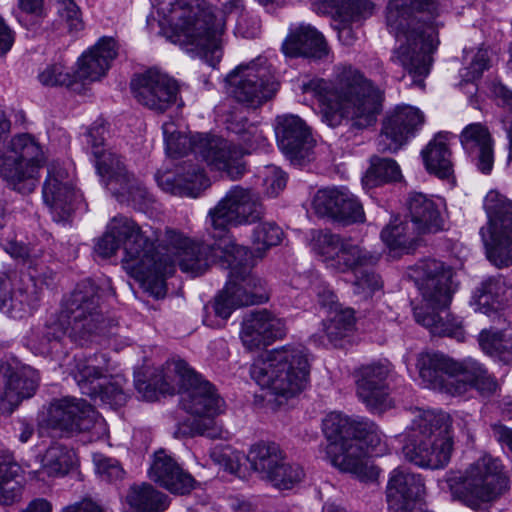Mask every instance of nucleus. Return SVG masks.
Wrapping results in <instances>:
<instances>
[{
	"instance_id": "1",
	"label": "nucleus",
	"mask_w": 512,
	"mask_h": 512,
	"mask_svg": "<svg viewBox=\"0 0 512 512\" xmlns=\"http://www.w3.org/2000/svg\"><path fill=\"white\" fill-rule=\"evenodd\" d=\"M264 215V207L259 196L251 189L241 186H233L217 205L208 212V223L213 229V237L218 238L213 245L191 240L174 230H166L165 253L159 252L154 246L156 257L172 262L173 270L161 275L163 281V293L165 295V277L175 270L178 262L181 270L193 276L204 273L210 264L216 259L221 266L227 261V253L221 245H238L227 234L229 225L251 224L260 221Z\"/></svg>"
},
{
	"instance_id": "2",
	"label": "nucleus",
	"mask_w": 512,
	"mask_h": 512,
	"mask_svg": "<svg viewBox=\"0 0 512 512\" xmlns=\"http://www.w3.org/2000/svg\"><path fill=\"white\" fill-rule=\"evenodd\" d=\"M439 14L438 0H389L386 7L387 27L399 42L391 61L402 66L421 88L439 44L438 29L443 26Z\"/></svg>"
},
{
	"instance_id": "3",
	"label": "nucleus",
	"mask_w": 512,
	"mask_h": 512,
	"mask_svg": "<svg viewBox=\"0 0 512 512\" xmlns=\"http://www.w3.org/2000/svg\"><path fill=\"white\" fill-rule=\"evenodd\" d=\"M300 90L319 101L321 119L332 128L345 118L355 128H367L382 109L380 90L352 66L337 67L334 82L317 77L303 80Z\"/></svg>"
},
{
	"instance_id": "4",
	"label": "nucleus",
	"mask_w": 512,
	"mask_h": 512,
	"mask_svg": "<svg viewBox=\"0 0 512 512\" xmlns=\"http://www.w3.org/2000/svg\"><path fill=\"white\" fill-rule=\"evenodd\" d=\"M160 241L158 232L152 235L132 219L115 216L107 225L103 236L95 245V252L102 258L113 256L123 245V268L137 281L141 282L155 297L163 293L161 275L173 270L171 261L156 257L154 242Z\"/></svg>"
},
{
	"instance_id": "5",
	"label": "nucleus",
	"mask_w": 512,
	"mask_h": 512,
	"mask_svg": "<svg viewBox=\"0 0 512 512\" xmlns=\"http://www.w3.org/2000/svg\"><path fill=\"white\" fill-rule=\"evenodd\" d=\"M323 432L330 441L327 453L335 467L363 482L378 478V468L368 460V456L384 451L381 432L374 422L332 412L323 420Z\"/></svg>"
},
{
	"instance_id": "6",
	"label": "nucleus",
	"mask_w": 512,
	"mask_h": 512,
	"mask_svg": "<svg viewBox=\"0 0 512 512\" xmlns=\"http://www.w3.org/2000/svg\"><path fill=\"white\" fill-rule=\"evenodd\" d=\"M167 38L192 57L215 67L223 55V13L205 0H175L170 10Z\"/></svg>"
},
{
	"instance_id": "7",
	"label": "nucleus",
	"mask_w": 512,
	"mask_h": 512,
	"mask_svg": "<svg viewBox=\"0 0 512 512\" xmlns=\"http://www.w3.org/2000/svg\"><path fill=\"white\" fill-rule=\"evenodd\" d=\"M408 276L414 280L423 301L431 309L414 308L417 323L440 336L461 334L459 323L451 316L448 306L455 291L453 269L436 259H422L408 269Z\"/></svg>"
},
{
	"instance_id": "8",
	"label": "nucleus",
	"mask_w": 512,
	"mask_h": 512,
	"mask_svg": "<svg viewBox=\"0 0 512 512\" xmlns=\"http://www.w3.org/2000/svg\"><path fill=\"white\" fill-rule=\"evenodd\" d=\"M417 366L426 387L450 396H462L474 388L490 398L500 390L495 376L473 358L458 362L442 353H426L418 358Z\"/></svg>"
},
{
	"instance_id": "9",
	"label": "nucleus",
	"mask_w": 512,
	"mask_h": 512,
	"mask_svg": "<svg viewBox=\"0 0 512 512\" xmlns=\"http://www.w3.org/2000/svg\"><path fill=\"white\" fill-rule=\"evenodd\" d=\"M452 422L447 412L417 409L402 448L405 460L424 469L445 468L454 451Z\"/></svg>"
},
{
	"instance_id": "10",
	"label": "nucleus",
	"mask_w": 512,
	"mask_h": 512,
	"mask_svg": "<svg viewBox=\"0 0 512 512\" xmlns=\"http://www.w3.org/2000/svg\"><path fill=\"white\" fill-rule=\"evenodd\" d=\"M309 372V354L300 344L266 351L250 367L251 378L261 388L284 399L298 395L305 388Z\"/></svg>"
},
{
	"instance_id": "11",
	"label": "nucleus",
	"mask_w": 512,
	"mask_h": 512,
	"mask_svg": "<svg viewBox=\"0 0 512 512\" xmlns=\"http://www.w3.org/2000/svg\"><path fill=\"white\" fill-rule=\"evenodd\" d=\"M173 365L183 389L181 404L186 412L198 417L181 424L179 432L191 437L224 438L226 431L214 420L223 411L224 401L214 386L202 379L185 361L177 360Z\"/></svg>"
},
{
	"instance_id": "12",
	"label": "nucleus",
	"mask_w": 512,
	"mask_h": 512,
	"mask_svg": "<svg viewBox=\"0 0 512 512\" xmlns=\"http://www.w3.org/2000/svg\"><path fill=\"white\" fill-rule=\"evenodd\" d=\"M446 483L454 500L474 511H486L503 495L508 479L501 460L485 454L464 471L449 474Z\"/></svg>"
},
{
	"instance_id": "13",
	"label": "nucleus",
	"mask_w": 512,
	"mask_h": 512,
	"mask_svg": "<svg viewBox=\"0 0 512 512\" xmlns=\"http://www.w3.org/2000/svg\"><path fill=\"white\" fill-rule=\"evenodd\" d=\"M162 132L166 153L173 158L200 156L214 170L224 172L231 180L244 175V164L241 162L242 151L231 145L228 140L209 134L186 135L178 131L174 121L162 124Z\"/></svg>"
},
{
	"instance_id": "14",
	"label": "nucleus",
	"mask_w": 512,
	"mask_h": 512,
	"mask_svg": "<svg viewBox=\"0 0 512 512\" xmlns=\"http://www.w3.org/2000/svg\"><path fill=\"white\" fill-rule=\"evenodd\" d=\"M227 253L223 268L229 269L228 281L214 303L215 314L227 319L244 306L262 303L268 299L264 281L252 273L253 259L247 247L221 245Z\"/></svg>"
},
{
	"instance_id": "15",
	"label": "nucleus",
	"mask_w": 512,
	"mask_h": 512,
	"mask_svg": "<svg viewBox=\"0 0 512 512\" xmlns=\"http://www.w3.org/2000/svg\"><path fill=\"white\" fill-rule=\"evenodd\" d=\"M66 315L71 319L70 339L80 346L88 345L100 336H111L113 320L104 318L98 287L91 281L85 280L79 283L70 294L65 303Z\"/></svg>"
},
{
	"instance_id": "16",
	"label": "nucleus",
	"mask_w": 512,
	"mask_h": 512,
	"mask_svg": "<svg viewBox=\"0 0 512 512\" xmlns=\"http://www.w3.org/2000/svg\"><path fill=\"white\" fill-rule=\"evenodd\" d=\"M66 315L71 319L70 339L80 346L88 345L100 336H111L113 320L104 318L98 287L91 281L85 280L79 283L70 294L65 303Z\"/></svg>"
},
{
	"instance_id": "17",
	"label": "nucleus",
	"mask_w": 512,
	"mask_h": 512,
	"mask_svg": "<svg viewBox=\"0 0 512 512\" xmlns=\"http://www.w3.org/2000/svg\"><path fill=\"white\" fill-rule=\"evenodd\" d=\"M46 156L41 144L28 133L15 135L0 159V175L16 191L29 194L38 183Z\"/></svg>"
},
{
	"instance_id": "18",
	"label": "nucleus",
	"mask_w": 512,
	"mask_h": 512,
	"mask_svg": "<svg viewBox=\"0 0 512 512\" xmlns=\"http://www.w3.org/2000/svg\"><path fill=\"white\" fill-rule=\"evenodd\" d=\"M71 374L82 394L91 399H99L112 408L126 403L127 395L123 388L126 381L121 375L109 374L105 355L75 357V365Z\"/></svg>"
},
{
	"instance_id": "19",
	"label": "nucleus",
	"mask_w": 512,
	"mask_h": 512,
	"mask_svg": "<svg viewBox=\"0 0 512 512\" xmlns=\"http://www.w3.org/2000/svg\"><path fill=\"white\" fill-rule=\"evenodd\" d=\"M488 223L480 235L489 261L498 268L512 265V202L490 191L484 202Z\"/></svg>"
},
{
	"instance_id": "20",
	"label": "nucleus",
	"mask_w": 512,
	"mask_h": 512,
	"mask_svg": "<svg viewBox=\"0 0 512 512\" xmlns=\"http://www.w3.org/2000/svg\"><path fill=\"white\" fill-rule=\"evenodd\" d=\"M227 83L231 97L253 108L271 99L279 88L272 66L262 56L237 66L228 74Z\"/></svg>"
},
{
	"instance_id": "21",
	"label": "nucleus",
	"mask_w": 512,
	"mask_h": 512,
	"mask_svg": "<svg viewBox=\"0 0 512 512\" xmlns=\"http://www.w3.org/2000/svg\"><path fill=\"white\" fill-rule=\"evenodd\" d=\"M311 246L327 268L339 273H354L361 268L376 265L380 259L379 253L369 251L351 238L328 230L315 231Z\"/></svg>"
},
{
	"instance_id": "22",
	"label": "nucleus",
	"mask_w": 512,
	"mask_h": 512,
	"mask_svg": "<svg viewBox=\"0 0 512 512\" xmlns=\"http://www.w3.org/2000/svg\"><path fill=\"white\" fill-rule=\"evenodd\" d=\"M131 90L141 105L157 113H164L174 105H183L177 82L158 70L150 69L134 77Z\"/></svg>"
},
{
	"instance_id": "23",
	"label": "nucleus",
	"mask_w": 512,
	"mask_h": 512,
	"mask_svg": "<svg viewBox=\"0 0 512 512\" xmlns=\"http://www.w3.org/2000/svg\"><path fill=\"white\" fill-rule=\"evenodd\" d=\"M38 372L16 360L0 364V414H11L19 403L33 396Z\"/></svg>"
},
{
	"instance_id": "24",
	"label": "nucleus",
	"mask_w": 512,
	"mask_h": 512,
	"mask_svg": "<svg viewBox=\"0 0 512 512\" xmlns=\"http://www.w3.org/2000/svg\"><path fill=\"white\" fill-rule=\"evenodd\" d=\"M48 416L50 423L62 430L106 432L104 419L83 399L69 396L55 399L50 404Z\"/></svg>"
},
{
	"instance_id": "25",
	"label": "nucleus",
	"mask_w": 512,
	"mask_h": 512,
	"mask_svg": "<svg viewBox=\"0 0 512 512\" xmlns=\"http://www.w3.org/2000/svg\"><path fill=\"white\" fill-rule=\"evenodd\" d=\"M423 123L424 115L418 108L409 105L397 106L383 119L381 132L377 138L378 151H398L416 134Z\"/></svg>"
},
{
	"instance_id": "26",
	"label": "nucleus",
	"mask_w": 512,
	"mask_h": 512,
	"mask_svg": "<svg viewBox=\"0 0 512 512\" xmlns=\"http://www.w3.org/2000/svg\"><path fill=\"white\" fill-rule=\"evenodd\" d=\"M312 207L315 213L344 226L365 222L362 204L345 187L320 189L316 192Z\"/></svg>"
},
{
	"instance_id": "27",
	"label": "nucleus",
	"mask_w": 512,
	"mask_h": 512,
	"mask_svg": "<svg viewBox=\"0 0 512 512\" xmlns=\"http://www.w3.org/2000/svg\"><path fill=\"white\" fill-rule=\"evenodd\" d=\"M392 369L387 363L375 362L361 366L356 371V393L368 409L381 413L391 408L388 377Z\"/></svg>"
},
{
	"instance_id": "28",
	"label": "nucleus",
	"mask_w": 512,
	"mask_h": 512,
	"mask_svg": "<svg viewBox=\"0 0 512 512\" xmlns=\"http://www.w3.org/2000/svg\"><path fill=\"white\" fill-rule=\"evenodd\" d=\"M287 333L285 321L267 309L252 311L241 324L240 339L252 351L271 345Z\"/></svg>"
},
{
	"instance_id": "29",
	"label": "nucleus",
	"mask_w": 512,
	"mask_h": 512,
	"mask_svg": "<svg viewBox=\"0 0 512 512\" xmlns=\"http://www.w3.org/2000/svg\"><path fill=\"white\" fill-rule=\"evenodd\" d=\"M42 195L44 203L50 208L56 221L67 220L74 211L75 202L80 197L67 171L54 163L48 166Z\"/></svg>"
},
{
	"instance_id": "30",
	"label": "nucleus",
	"mask_w": 512,
	"mask_h": 512,
	"mask_svg": "<svg viewBox=\"0 0 512 512\" xmlns=\"http://www.w3.org/2000/svg\"><path fill=\"white\" fill-rule=\"evenodd\" d=\"M156 181L165 192L191 198L198 197L210 185L204 169L192 158L177 165L175 173L157 174Z\"/></svg>"
},
{
	"instance_id": "31",
	"label": "nucleus",
	"mask_w": 512,
	"mask_h": 512,
	"mask_svg": "<svg viewBox=\"0 0 512 512\" xmlns=\"http://www.w3.org/2000/svg\"><path fill=\"white\" fill-rule=\"evenodd\" d=\"M425 492L420 474L394 469L386 486V502L391 512H407L421 500Z\"/></svg>"
},
{
	"instance_id": "32",
	"label": "nucleus",
	"mask_w": 512,
	"mask_h": 512,
	"mask_svg": "<svg viewBox=\"0 0 512 512\" xmlns=\"http://www.w3.org/2000/svg\"><path fill=\"white\" fill-rule=\"evenodd\" d=\"M275 134L279 148L291 159H305L314 145L309 127L297 115L278 116Z\"/></svg>"
},
{
	"instance_id": "33",
	"label": "nucleus",
	"mask_w": 512,
	"mask_h": 512,
	"mask_svg": "<svg viewBox=\"0 0 512 512\" xmlns=\"http://www.w3.org/2000/svg\"><path fill=\"white\" fill-rule=\"evenodd\" d=\"M118 46L112 37H102L78 60V69L74 73L75 81H97L110 68L117 57Z\"/></svg>"
},
{
	"instance_id": "34",
	"label": "nucleus",
	"mask_w": 512,
	"mask_h": 512,
	"mask_svg": "<svg viewBox=\"0 0 512 512\" xmlns=\"http://www.w3.org/2000/svg\"><path fill=\"white\" fill-rule=\"evenodd\" d=\"M149 477L175 494L189 493L195 482L163 449L154 453Z\"/></svg>"
},
{
	"instance_id": "35",
	"label": "nucleus",
	"mask_w": 512,
	"mask_h": 512,
	"mask_svg": "<svg viewBox=\"0 0 512 512\" xmlns=\"http://www.w3.org/2000/svg\"><path fill=\"white\" fill-rule=\"evenodd\" d=\"M282 51L288 57H305L322 60L329 54L323 35L311 25L301 24L291 30L282 44Z\"/></svg>"
},
{
	"instance_id": "36",
	"label": "nucleus",
	"mask_w": 512,
	"mask_h": 512,
	"mask_svg": "<svg viewBox=\"0 0 512 512\" xmlns=\"http://www.w3.org/2000/svg\"><path fill=\"white\" fill-rule=\"evenodd\" d=\"M460 142L475 161L478 169L488 174L493 168V140L488 128L481 123L467 125L460 134Z\"/></svg>"
},
{
	"instance_id": "37",
	"label": "nucleus",
	"mask_w": 512,
	"mask_h": 512,
	"mask_svg": "<svg viewBox=\"0 0 512 512\" xmlns=\"http://www.w3.org/2000/svg\"><path fill=\"white\" fill-rule=\"evenodd\" d=\"M408 215L417 233L438 232L444 227L439 205L428 195L412 192L406 200Z\"/></svg>"
},
{
	"instance_id": "38",
	"label": "nucleus",
	"mask_w": 512,
	"mask_h": 512,
	"mask_svg": "<svg viewBox=\"0 0 512 512\" xmlns=\"http://www.w3.org/2000/svg\"><path fill=\"white\" fill-rule=\"evenodd\" d=\"M508 286L505 279L498 275L483 280L473 294L477 310L501 323L502 307L506 301Z\"/></svg>"
},
{
	"instance_id": "39",
	"label": "nucleus",
	"mask_w": 512,
	"mask_h": 512,
	"mask_svg": "<svg viewBox=\"0 0 512 512\" xmlns=\"http://www.w3.org/2000/svg\"><path fill=\"white\" fill-rule=\"evenodd\" d=\"M15 271L0 272V311L10 317H22L26 308L33 307L37 300L35 286L31 289H18L12 293V281L16 278Z\"/></svg>"
},
{
	"instance_id": "40",
	"label": "nucleus",
	"mask_w": 512,
	"mask_h": 512,
	"mask_svg": "<svg viewBox=\"0 0 512 512\" xmlns=\"http://www.w3.org/2000/svg\"><path fill=\"white\" fill-rule=\"evenodd\" d=\"M68 320L63 315L50 317L43 325L32 329L29 337L31 348L41 355L57 352L67 335Z\"/></svg>"
},
{
	"instance_id": "41",
	"label": "nucleus",
	"mask_w": 512,
	"mask_h": 512,
	"mask_svg": "<svg viewBox=\"0 0 512 512\" xmlns=\"http://www.w3.org/2000/svg\"><path fill=\"white\" fill-rule=\"evenodd\" d=\"M447 141V133H437L422 151L426 169L439 178H448L453 172L451 152Z\"/></svg>"
},
{
	"instance_id": "42",
	"label": "nucleus",
	"mask_w": 512,
	"mask_h": 512,
	"mask_svg": "<svg viewBox=\"0 0 512 512\" xmlns=\"http://www.w3.org/2000/svg\"><path fill=\"white\" fill-rule=\"evenodd\" d=\"M246 459L251 469L266 480L279 461L284 459V453L278 444L260 441L250 447Z\"/></svg>"
},
{
	"instance_id": "43",
	"label": "nucleus",
	"mask_w": 512,
	"mask_h": 512,
	"mask_svg": "<svg viewBox=\"0 0 512 512\" xmlns=\"http://www.w3.org/2000/svg\"><path fill=\"white\" fill-rule=\"evenodd\" d=\"M126 500L138 512H162L169 505L165 494L155 490L152 485L146 483L132 486L126 496Z\"/></svg>"
},
{
	"instance_id": "44",
	"label": "nucleus",
	"mask_w": 512,
	"mask_h": 512,
	"mask_svg": "<svg viewBox=\"0 0 512 512\" xmlns=\"http://www.w3.org/2000/svg\"><path fill=\"white\" fill-rule=\"evenodd\" d=\"M478 342L483 352L490 357L506 364L512 361V336L492 328L483 329Z\"/></svg>"
},
{
	"instance_id": "45",
	"label": "nucleus",
	"mask_w": 512,
	"mask_h": 512,
	"mask_svg": "<svg viewBox=\"0 0 512 512\" xmlns=\"http://www.w3.org/2000/svg\"><path fill=\"white\" fill-rule=\"evenodd\" d=\"M94 158L97 173L107 186L113 182L118 185L128 183L130 174L126 170L121 156L107 149L101 153V156Z\"/></svg>"
},
{
	"instance_id": "46",
	"label": "nucleus",
	"mask_w": 512,
	"mask_h": 512,
	"mask_svg": "<svg viewBox=\"0 0 512 512\" xmlns=\"http://www.w3.org/2000/svg\"><path fill=\"white\" fill-rule=\"evenodd\" d=\"M354 320L352 309L336 308V310L330 312L328 318L323 321L322 330L328 341L336 346L338 342L345 338L353 329Z\"/></svg>"
},
{
	"instance_id": "47",
	"label": "nucleus",
	"mask_w": 512,
	"mask_h": 512,
	"mask_svg": "<svg viewBox=\"0 0 512 512\" xmlns=\"http://www.w3.org/2000/svg\"><path fill=\"white\" fill-rule=\"evenodd\" d=\"M417 234L414 226L396 217L381 231V238L392 249H410Z\"/></svg>"
},
{
	"instance_id": "48",
	"label": "nucleus",
	"mask_w": 512,
	"mask_h": 512,
	"mask_svg": "<svg viewBox=\"0 0 512 512\" xmlns=\"http://www.w3.org/2000/svg\"><path fill=\"white\" fill-rule=\"evenodd\" d=\"M400 176L396 161L390 158L373 157L362 182L365 187L372 188L385 182L396 181Z\"/></svg>"
},
{
	"instance_id": "49",
	"label": "nucleus",
	"mask_w": 512,
	"mask_h": 512,
	"mask_svg": "<svg viewBox=\"0 0 512 512\" xmlns=\"http://www.w3.org/2000/svg\"><path fill=\"white\" fill-rule=\"evenodd\" d=\"M74 464V453L61 444L50 446L42 459V468L49 476H64Z\"/></svg>"
},
{
	"instance_id": "50",
	"label": "nucleus",
	"mask_w": 512,
	"mask_h": 512,
	"mask_svg": "<svg viewBox=\"0 0 512 512\" xmlns=\"http://www.w3.org/2000/svg\"><path fill=\"white\" fill-rule=\"evenodd\" d=\"M305 471L298 463L286 462L285 458L276 465L267 481L279 490H290L305 478Z\"/></svg>"
},
{
	"instance_id": "51",
	"label": "nucleus",
	"mask_w": 512,
	"mask_h": 512,
	"mask_svg": "<svg viewBox=\"0 0 512 512\" xmlns=\"http://www.w3.org/2000/svg\"><path fill=\"white\" fill-rule=\"evenodd\" d=\"M489 62L488 51L486 49H479L474 55L470 65L464 68L461 73L462 81L460 82V86L470 95V102L474 107H477L476 102L473 100V96L477 91V86L474 81L479 79L483 72L489 68Z\"/></svg>"
},
{
	"instance_id": "52",
	"label": "nucleus",
	"mask_w": 512,
	"mask_h": 512,
	"mask_svg": "<svg viewBox=\"0 0 512 512\" xmlns=\"http://www.w3.org/2000/svg\"><path fill=\"white\" fill-rule=\"evenodd\" d=\"M283 234L282 229L272 222H264L256 226L252 234V244L257 256L263 257L266 251L279 245Z\"/></svg>"
},
{
	"instance_id": "53",
	"label": "nucleus",
	"mask_w": 512,
	"mask_h": 512,
	"mask_svg": "<svg viewBox=\"0 0 512 512\" xmlns=\"http://www.w3.org/2000/svg\"><path fill=\"white\" fill-rule=\"evenodd\" d=\"M60 23L69 33H77L84 28L82 13L74 0H55Z\"/></svg>"
},
{
	"instance_id": "54",
	"label": "nucleus",
	"mask_w": 512,
	"mask_h": 512,
	"mask_svg": "<svg viewBox=\"0 0 512 512\" xmlns=\"http://www.w3.org/2000/svg\"><path fill=\"white\" fill-rule=\"evenodd\" d=\"M353 274V291L363 298L371 297L376 291L382 288L383 283L380 276L369 269V267L361 268Z\"/></svg>"
},
{
	"instance_id": "55",
	"label": "nucleus",
	"mask_w": 512,
	"mask_h": 512,
	"mask_svg": "<svg viewBox=\"0 0 512 512\" xmlns=\"http://www.w3.org/2000/svg\"><path fill=\"white\" fill-rule=\"evenodd\" d=\"M44 86H70L75 81V75L61 63L47 65L38 75Z\"/></svg>"
},
{
	"instance_id": "56",
	"label": "nucleus",
	"mask_w": 512,
	"mask_h": 512,
	"mask_svg": "<svg viewBox=\"0 0 512 512\" xmlns=\"http://www.w3.org/2000/svg\"><path fill=\"white\" fill-rule=\"evenodd\" d=\"M93 462L97 474L105 481L117 482L124 478L125 470L121 463L111 457H107L101 453L93 455Z\"/></svg>"
},
{
	"instance_id": "57",
	"label": "nucleus",
	"mask_w": 512,
	"mask_h": 512,
	"mask_svg": "<svg viewBox=\"0 0 512 512\" xmlns=\"http://www.w3.org/2000/svg\"><path fill=\"white\" fill-rule=\"evenodd\" d=\"M135 388L141 397L147 401H154L157 399L158 393H170L171 387L162 373H158L152 379V382H147L140 375L135 378Z\"/></svg>"
},
{
	"instance_id": "58",
	"label": "nucleus",
	"mask_w": 512,
	"mask_h": 512,
	"mask_svg": "<svg viewBox=\"0 0 512 512\" xmlns=\"http://www.w3.org/2000/svg\"><path fill=\"white\" fill-rule=\"evenodd\" d=\"M22 15L19 21L28 30H36L45 17L44 0H18Z\"/></svg>"
},
{
	"instance_id": "59",
	"label": "nucleus",
	"mask_w": 512,
	"mask_h": 512,
	"mask_svg": "<svg viewBox=\"0 0 512 512\" xmlns=\"http://www.w3.org/2000/svg\"><path fill=\"white\" fill-rule=\"evenodd\" d=\"M213 462L230 473H236L244 455L230 446H217L210 451Z\"/></svg>"
},
{
	"instance_id": "60",
	"label": "nucleus",
	"mask_w": 512,
	"mask_h": 512,
	"mask_svg": "<svg viewBox=\"0 0 512 512\" xmlns=\"http://www.w3.org/2000/svg\"><path fill=\"white\" fill-rule=\"evenodd\" d=\"M114 194L125 196L134 202L135 204H142L150 201V195L146 188L140 183L136 182L131 175L128 177L127 184H119V188L109 187Z\"/></svg>"
},
{
	"instance_id": "61",
	"label": "nucleus",
	"mask_w": 512,
	"mask_h": 512,
	"mask_svg": "<svg viewBox=\"0 0 512 512\" xmlns=\"http://www.w3.org/2000/svg\"><path fill=\"white\" fill-rule=\"evenodd\" d=\"M24 479L0 482V505L11 506L22 500Z\"/></svg>"
},
{
	"instance_id": "62",
	"label": "nucleus",
	"mask_w": 512,
	"mask_h": 512,
	"mask_svg": "<svg viewBox=\"0 0 512 512\" xmlns=\"http://www.w3.org/2000/svg\"><path fill=\"white\" fill-rule=\"evenodd\" d=\"M348 0H311L312 8L320 14H329L335 21L344 17L347 12Z\"/></svg>"
},
{
	"instance_id": "63",
	"label": "nucleus",
	"mask_w": 512,
	"mask_h": 512,
	"mask_svg": "<svg viewBox=\"0 0 512 512\" xmlns=\"http://www.w3.org/2000/svg\"><path fill=\"white\" fill-rule=\"evenodd\" d=\"M24 479L22 469L13 455L8 452L0 453V482Z\"/></svg>"
},
{
	"instance_id": "64",
	"label": "nucleus",
	"mask_w": 512,
	"mask_h": 512,
	"mask_svg": "<svg viewBox=\"0 0 512 512\" xmlns=\"http://www.w3.org/2000/svg\"><path fill=\"white\" fill-rule=\"evenodd\" d=\"M260 28L258 17L242 13L237 19L235 31L244 38H255L259 35Z\"/></svg>"
}]
</instances>
